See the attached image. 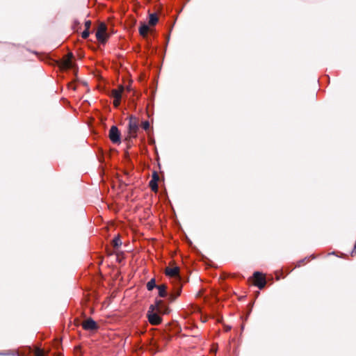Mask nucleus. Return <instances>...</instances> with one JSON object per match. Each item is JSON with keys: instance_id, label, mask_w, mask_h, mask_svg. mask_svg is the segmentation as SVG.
I'll use <instances>...</instances> for the list:
<instances>
[{"instance_id": "f257e3e1", "label": "nucleus", "mask_w": 356, "mask_h": 356, "mask_svg": "<svg viewBox=\"0 0 356 356\" xmlns=\"http://www.w3.org/2000/svg\"><path fill=\"white\" fill-rule=\"evenodd\" d=\"M139 131V120L131 115L129 118L128 135L127 139L136 138L138 136Z\"/></svg>"}, {"instance_id": "f03ea898", "label": "nucleus", "mask_w": 356, "mask_h": 356, "mask_svg": "<svg viewBox=\"0 0 356 356\" xmlns=\"http://www.w3.org/2000/svg\"><path fill=\"white\" fill-rule=\"evenodd\" d=\"M156 311H161L159 305L158 304L151 305L147 314L149 322L154 325H159L161 323V318Z\"/></svg>"}, {"instance_id": "7ed1b4c3", "label": "nucleus", "mask_w": 356, "mask_h": 356, "mask_svg": "<svg viewBox=\"0 0 356 356\" xmlns=\"http://www.w3.org/2000/svg\"><path fill=\"white\" fill-rule=\"evenodd\" d=\"M106 30V25L104 23H101L96 32V38L97 40L102 44L106 41L108 38Z\"/></svg>"}, {"instance_id": "20e7f679", "label": "nucleus", "mask_w": 356, "mask_h": 356, "mask_svg": "<svg viewBox=\"0 0 356 356\" xmlns=\"http://www.w3.org/2000/svg\"><path fill=\"white\" fill-rule=\"evenodd\" d=\"M124 91V87L120 86L117 89H113L111 91V96L113 98V106L118 108L121 102L122 94Z\"/></svg>"}, {"instance_id": "39448f33", "label": "nucleus", "mask_w": 356, "mask_h": 356, "mask_svg": "<svg viewBox=\"0 0 356 356\" xmlns=\"http://www.w3.org/2000/svg\"><path fill=\"white\" fill-rule=\"evenodd\" d=\"M165 273L171 278H175L178 282L180 281L179 268L178 266H168L165 269Z\"/></svg>"}, {"instance_id": "423d86ee", "label": "nucleus", "mask_w": 356, "mask_h": 356, "mask_svg": "<svg viewBox=\"0 0 356 356\" xmlns=\"http://www.w3.org/2000/svg\"><path fill=\"white\" fill-rule=\"evenodd\" d=\"M253 283L255 286H257L260 289H263L266 284V278L265 277L260 273L259 272H255L253 275Z\"/></svg>"}, {"instance_id": "0eeeda50", "label": "nucleus", "mask_w": 356, "mask_h": 356, "mask_svg": "<svg viewBox=\"0 0 356 356\" xmlns=\"http://www.w3.org/2000/svg\"><path fill=\"white\" fill-rule=\"evenodd\" d=\"M109 138L113 143L120 142V133L115 126H112L109 131Z\"/></svg>"}, {"instance_id": "6e6552de", "label": "nucleus", "mask_w": 356, "mask_h": 356, "mask_svg": "<svg viewBox=\"0 0 356 356\" xmlns=\"http://www.w3.org/2000/svg\"><path fill=\"white\" fill-rule=\"evenodd\" d=\"M82 327L85 330H95L98 329V325L95 321L89 318L82 323Z\"/></svg>"}, {"instance_id": "1a4fd4ad", "label": "nucleus", "mask_w": 356, "mask_h": 356, "mask_svg": "<svg viewBox=\"0 0 356 356\" xmlns=\"http://www.w3.org/2000/svg\"><path fill=\"white\" fill-rule=\"evenodd\" d=\"M72 57L73 56L72 54H68L67 55L65 56L61 60L60 67L63 69L72 68Z\"/></svg>"}, {"instance_id": "9d476101", "label": "nucleus", "mask_w": 356, "mask_h": 356, "mask_svg": "<svg viewBox=\"0 0 356 356\" xmlns=\"http://www.w3.org/2000/svg\"><path fill=\"white\" fill-rule=\"evenodd\" d=\"M159 176L156 172H154L152 175V179L149 183V186L152 191L157 192L158 191V181Z\"/></svg>"}, {"instance_id": "9b49d317", "label": "nucleus", "mask_w": 356, "mask_h": 356, "mask_svg": "<svg viewBox=\"0 0 356 356\" xmlns=\"http://www.w3.org/2000/svg\"><path fill=\"white\" fill-rule=\"evenodd\" d=\"M159 305L161 311H156L159 314H168L169 312V308L164 304L163 301L161 300H156L155 305Z\"/></svg>"}, {"instance_id": "f8f14e48", "label": "nucleus", "mask_w": 356, "mask_h": 356, "mask_svg": "<svg viewBox=\"0 0 356 356\" xmlns=\"http://www.w3.org/2000/svg\"><path fill=\"white\" fill-rule=\"evenodd\" d=\"M181 286H179L175 291L169 296L170 302H174L181 294Z\"/></svg>"}, {"instance_id": "ddd939ff", "label": "nucleus", "mask_w": 356, "mask_h": 356, "mask_svg": "<svg viewBox=\"0 0 356 356\" xmlns=\"http://www.w3.org/2000/svg\"><path fill=\"white\" fill-rule=\"evenodd\" d=\"M149 31V28L148 25H147L145 23L141 24V25L139 28V33L141 36H143V38H146Z\"/></svg>"}, {"instance_id": "4468645a", "label": "nucleus", "mask_w": 356, "mask_h": 356, "mask_svg": "<svg viewBox=\"0 0 356 356\" xmlns=\"http://www.w3.org/2000/svg\"><path fill=\"white\" fill-rule=\"evenodd\" d=\"M159 290V296L164 298L167 296V287L165 284L159 285L156 286Z\"/></svg>"}, {"instance_id": "2eb2a0df", "label": "nucleus", "mask_w": 356, "mask_h": 356, "mask_svg": "<svg viewBox=\"0 0 356 356\" xmlns=\"http://www.w3.org/2000/svg\"><path fill=\"white\" fill-rule=\"evenodd\" d=\"M159 21V17L156 14L151 13L149 15V25L154 26Z\"/></svg>"}, {"instance_id": "dca6fc26", "label": "nucleus", "mask_w": 356, "mask_h": 356, "mask_svg": "<svg viewBox=\"0 0 356 356\" xmlns=\"http://www.w3.org/2000/svg\"><path fill=\"white\" fill-rule=\"evenodd\" d=\"M47 353L42 349L35 348L33 350V356H46Z\"/></svg>"}, {"instance_id": "f3484780", "label": "nucleus", "mask_w": 356, "mask_h": 356, "mask_svg": "<svg viewBox=\"0 0 356 356\" xmlns=\"http://www.w3.org/2000/svg\"><path fill=\"white\" fill-rule=\"evenodd\" d=\"M155 279H151L147 283V289L148 291H152L154 288L156 287Z\"/></svg>"}, {"instance_id": "a211bd4d", "label": "nucleus", "mask_w": 356, "mask_h": 356, "mask_svg": "<svg viewBox=\"0 0 356 356\" xmlns=\"http://www.w3.org/2000/svg\"><path fill=\"white\" fill-rule=\"evenodd\" d=\"M112 243H113V245L114 248H118L121 245L122 242H121V240H120V238L119 237V236L115 237L113 239Z\"/></svg>"}, {"instance_id": "6ab92c4d", "label": "nucleus", "mask_w": 356, "mask_h": 356, "mask_svg": "<svg viewBox=\"0 0 356 356\" xmlns=\"http://www.w3.org/2000/svg\"><path fill=\"white\" fill-rule=\"evenodd\" d=\"M142 127L145 130H148L149 128V122L148 121H144L142 122Z\"/></svg>"}, {"instance_id": "aec40b11", "label": "nucleus", "mask_w": 356, "mask_h": 356, "mask_svg": "<svg viewBox=\"0 0 356 356\" xmlns=\"http://www.w3.org/2000/svg\"><path fill=\"white\" fill-rule=\"evenodd\" d=\"M90 35L89 30L85 29L81 33V37L84 39H86Z\"/></svg>"}, {"instance_id": "412c9836", "label": "nucleus", "mask_w": 356, "mask_h": 356, "mask_svg": "<svg viewBox=\"0 0 356 356\" xmlns=\"http://www.w3.org/2000/svg\"><path fill=\"white\" fill-rule=\"evenodd\" d=\"M91 26V22L90 20H87L85 22V27L86 30H89Z\"/></svg>"}]
</instances>
